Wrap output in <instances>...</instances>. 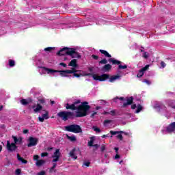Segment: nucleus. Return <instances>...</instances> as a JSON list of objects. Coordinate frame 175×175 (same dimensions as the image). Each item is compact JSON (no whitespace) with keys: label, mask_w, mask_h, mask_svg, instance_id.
Segmentation results:
<instances>
[{"label":"nucleus","mask_w":175,"mask_h":175,"mask_svg":"<svg viewBox=\"0 0 175 175\" xmlns=\"http://www.w3.org/2000/svg\"><path fill=\"white\" fill-rule=\"evenodd\" d=\"M80 103L81 104L80 105ZM64 107H66V110H72V111L77 110L75 114L76 118L88 116V111L91 109V106L88 105V102L84 101L81 103V100H77L72 104L66 103L64 105Z\"/></svg>","instance_id":"nucleus-1"},{"label":"nucleus","mask_w":175,"mask_h":175,"mask_svg":"<svg viewBox=\"0 0 175 175\" xmlns=\"http://www.w3.org/2000/svg\"><path fill=\"white\" fill-rule=\"evenodd\" d=\"M92 77L94 80L98 81H106L107 79H109L110 83H114L116 80H118V79L121 78V76L119 75L111 76L109 74H103L101 75H98L96 74H93Z\"/></svg>","instance_id":"nucleus-2"},{"label":"nucleus","mask_w":175,"mask_h":175,"mask_svg":"<svg viewBox=\"0 0 175 175\" xmlns=\"http://www.w3.org/2000/svg\"><path fill=\"white\" fill-rule=\"evenodd\" d=\"M57 117L61 118L62 121H68V120H73V118H76V115L72 111H62L57 113Z\"/></svg>","instance_id":"nucleus-3"},{"label":"nucleus","mask_w":175,"mask_h":175,"mask_svg":"<svg viewBox=\"0 0 175 175\" xmlns=\"http://www.w3.org/2000/svg\"><path fill=\"white\" fill-rule=\"evenodd\" d=\"M42 69H43L44 70H45V72H46V73H48V75H49V73H59L60 76L62 77H69V72L68 70H53L51 68H48L46 67H40Z\"/></svg>","instance_id":"nucleus-4"},{"label":"nucleus","mask_w":175,"mask_h":175,"mask_svg":"<svg viewBox=\"0 0 175 175\" xmlns=\"http://www.w3.org/2000/svg\"><path fill=\"white\" fill-rule=\"evenodd\" d=\"M65 131L67 132H72V133H83V129H81V126L78 124H70L68 126H66Z\"/></svg>","instance_id":"nucleus-5"},{"label":"nucleus","mask_w":175,"mask_h":175,"mask_svg":"<svg viewBox=\"0 0 175 175\" xmlns=\"http://www.w3.org/2000/svg\"><path fill=\"white\" fill-rule=\"evenodd\" d=\"M17 148H18V146L14 142L10 143V141H7L6 150L8 152H14L17 151Z\"/></svg>","instance_id":"nucleus-6"},{"label":"nucleus","mask_w":175,"mask_h":175,"mask_svg":"<svg viewBox=\"0 0 175 175\" xmlns=\"http://www.w3.org/2000/svg\"><path fill=\"white\" fill-rule=\"evenodd\" d=\"M27 142V147H35V146H38V143H39V138L29 137Z\"/></svg>","instance_id":"nucleus-7"},{"label":"nucleus","mask_w":175,"mask_h":175,"mask_svg":"<svg viewBox=\"0 0 175 175\" xmlns=\"http://www.w3.org/2000/svg\"><path fill=\"white\" fill-rule=\"evenodd\" d=\"M108 62L109 63H111L112 65H118V69H126V68H128V66L121 65V62L119 60L115 59L114 58H109V59H108Z\"/></svg>","instance_id":"nucleus-8"},{"label":"nucleus","mask_w":175,"mask_h":175,"mask_svg":"<svg viewBox=\"0 0 175 175\" xmlns=\"http://www.w3.org/2000/svg\"><path fill=\"white\" fill-rule=\"evenodd\" d=\"M67 54L72 58H81V55H80L79 52L76 51V49L75 48H71L70 51L67 52Z\"/></svg>","instance_id":"nucleus-9"},{"label":"nucleus","mask_w":175,"mask_h":175,"mask_svg":"<svg viewBox=\"0 0 175 175\" xmlns=\"http://www.w3.org/2000/svg\"><path fill=\"white\" fill-rule=\"evenodd\" d=\"M148 69H150V64H147L144 68H141L137 75V77L139 79H140V77H143V76H144V72L148 70Z\"/></svg>","instance_id":"nucleus-10"},{"label":"nucleus","mask_w":175,"mask_h":175,"mask_svg":"<svg viewBox=\"0 0 175 175\" xmlns=\"http://www.w3.org/2000/svg\"><path fill=\"white\" fill-rule=\"evenodd\" d=\"M71 48L64 47L60 51L57 53V55L59 57H62V55H68V51H70Z\"/></svg>","instance_id":"nucleus-11"},{"label":"nucleus","mask_w":175,"mask_h":175,"mask_svg":"<svg viewBox=\"0 0 175 175\" xmlns=\"http://www.w3.org/2000/svg\"><path fill=\"white\" fill-rule=\"evenodd\" d=\"M14 140V143L17 146V144H23V137H19L18 138L14 135L12 136Z\"/></svg>","instance_id":"nucleus-12"},{"label":"nucleus","mask_w":175,"mask_h":175,"mask_svg":"<svg viewBox=\"0 0 175 175\" xmlns=\"http://www.w3.org/2000/svg\"><path fill=\"white\" fill-rule=\"evenodd\" d=\"M166 131L168 132V133H172V132L175 131V122H172L167 128Z\"/></svg>","instance_id":"nucleus-13"},{"label":"nucleus","mask_w":175,"mask_h":175,"mask_svg":"<svg viewBox=\"0 0 175 175\" xmlns=\"http://www.w3.org/2000/svg\"><path fill=\"white\" fill-rule=\"evenodd\" d=\"M133 103V96H131L126 99V103H124L122 107H126V106H129Z\"/></svg>","instance_id":"nucleus-14"},{"label":"nucleus","mask_w":175,"mask_h":175,"mask_svg":"<svg viewBox=\"0 0 175 175\" xmlns=\"http://www.w3.org/2000/svg\"><path fill=\"white\" fill-rule=\"evenodd\" d=\"M111 65L110 64H105L104 65L102 68H101V70L102 72H110V70H111Z\"/></svg>","instance_id":"nucleus-15"},{"label":"nucleus","mask_w":175,"mask_h":175,"mask_svg":"<svg viewBox=\"0 0 175 175\" xmlns=\"http://www.w3.org/2000/svg\"><path fill=\"white\" fill-rule=\"evenodd\" d=\"M68 66H72V68H77V59H73L68 64Z\"/></svg>","instance_id":"nucleus-16"},{"label":"nucleus","mask_w":175,"mask_h":175,"mask_svg":"<svg viewBox=\"0 0 175 175\" xmlns=\"http://www.w3.org/2000/svg\"><path fill=\"white\" fill-rule=\"evenodd\" d=\"M99 51L100 53H101V54H103V55H105V57H106L107 58H111V55H110L107 51L100 49Z\"/></svg>","instance_id":"nucleus-17"},{"label":"nucleus","mask_w":175,"mask_h":175,"mask_svg":"<svg viewBox=\"0 0 175 175\" xmlns=\"http://www.w3.org/2000/svg\"><path fill=\"white\" fill-rule=\"evenodd\" d=\"M92 75H93L91 74V73L84 75V74H82L81 72H79V73H76L75 72V73L73 74L74 77H77L78 79H79V77H81V76H92Z\"/></svg>","instance_id":"nucleus-18"},{"label":"nucleus","mask_w":175,"mask_h":175,"mask_svg":"<svg viewBox=\"0 0 175 175\" xmlns=\"http://www.w3.org/2000/svg\"><path fill=\"white\" fill-rule=\"evenodd\" d=\"M31 102H32L31 99H29V100L27 99H24L23 98L22 100H21V105H23V106H27V105H29V103H31Z\"/></svg>","instance_id":"nucleus-19"},{"label":"nucleus","mask_w":175,"mask_h":175,"mask_svg":"<svg viewBox=\"0 0 175 175\" xmlns=\"http://www.w3.org/2000/svg\"><path fill=\"white\" fill-rule=\"evenodd\" d=\"M17 159L20 162H22V163H28V161L24 159L21 156H20V154H17Z\"/></svg>","instance_id":"nucleus-20"},{"label":"nucleus","mask_w":175,"mask_h":175,"mask_svg":"<svg viewBox=\"0 0 175 175\" xmlns=\"http://www.w3.org/2000/svg\"><path fill=\"white\" fill-rule=\"evenodd\" d=\"M76 152V148H74L70 152V157L71 158H73L74 159H77V156L75 155V152Z\"/></svg>","instance_id":"nucleus-21"},{"label":"nucleus","mask_w":175,"mask_h":175,"mask_svg":"<svg viewBox=\"0 0 175 175\" xmlns=\"http://www.w3.org/2000/svg\"><path fill=\"white\" fill-rule=\"evenodd\" d=\"M94 142H95V137H90V142H88V146H89V147H92V146H94Z\"/></svg>","instance_id":"nucleus-22"},{"label":"nucleus","mask_w":175,"mask_h":175,"mask_svg":"<svg viewBox=\"0 0 175 175\" xmlns=\"http://www.w3.org/2000/svg\"><path fill=\"white\" fill-rule=\"evenodd\" d=\"M69 75H74V73H77V72H80V70H77L76 67H72L71 70H68Z\"/></svg>","instance_id":"nucleus-23"},{"label":"nucleus","mask_w":175,"mask_h":175,"mask_svg":"<svg viewBox=\"0 0 175 175\" xmlns=\"http://www.w3.org/2000/svg\"><path fill=\"white\" fill-rule=\"evenodd\" d=\"M42 109H43V107L42 105H40V104L38 103V104H37L36 109H33V111L35 113H38V112L40 111V110H42Z\"/></svg>","instance_id":"nucleus-24"},{"label":"nucleus","mask_w":175,"mask_h":175,"mask_svg":"<svg viewBox=\"0 0 175 175\" xmlns=\"http://www.w3.org/2000/svg\"><path fill=\"white\" fill-rule=\"evenodd\" d=\"M46 161H44V160H38V161H36V165L38 167H40V166H42V165H44Z\"/></svg>","instance_id":"nucleus-25"},{"label":"nucleus","mask_w":175,"mask_h":175,"mask_svg":"<svg viewBox=\"0 0 175 175\" xmlns=\"http://www.w3.org/2000/svg\"><path fill=\"white\" fill-rule=\"evenodd\" d=\"M8 64H9V66L10 68H13L16 65V62H14V60H13V59H9Z\"/></svg>","instance_id":"nucleus-26"},{"label":"nucleus","mask_w":175,"mask_h":175,"mask_svg":"<svg viewBox=\"0 0 175 175\" xmlns=\"http://www.w3.org/2000/svg\"><path fill=\"white\" fill-rule=\"evenodd\" d=\"M52 157H59H59H61V152H59V149H56Z\"/></svg>","instance_id":"nucleus-27"},{"label":"nucleus","mask_w":175,"mask_h":175,"mask_svg":"<svg viewBox=\"0 0 175 175\" xmlns=\"http://www.w3.org/2000/svg\"><path fill=\"white\" fill-rule=\"evenodd\" d=\"M44 111H45V113H43L42 117V118H44V120H49V111L44 110Z\"/></svg>","instance_id":"nucleus-28"},{"label":"nucleus","mask_w":175,"mask_h":175,"mask_svg":"<svg viewBox=\"0 0 175 175\" xmlns=\"http://www.w3.org/2000/svg\"><path fill=\"white\" fill-rule=\"evenodd\" d=\"M142 110H143V106H142V105L139 104L137 107L135 113H140V111H142Z\"/></svg>","instance_id":"nucleus-29"},{"label":"nucleus","mask_w":175,"mask_h":175,"mask_svg":"<svg viewBox=\"0 0 175 175\" xmlns=\"http://www.w3.org/2000/svg\"><path fill=\"white\" fill-rule=\"evenodd\" d=\"M109 133H111V135H120V133H124V131H110Z\"/></svg>","instance_id":"nucleus-30"},{"label":"nucleus","mask_w":175,"mask_h":175,"mask_svg":"<svg viewBox=\"0 0 175 175\" xmlns=\"http://www.w3.org/2000/svg\"><path fill=\"white\" fill-rule=\"evenodd\" d=\"M67 139H68V140H70V142H76V140H77L75 136H69V135H67Z\"/></svg>","instance_id":"nucleus-31"},{"label":"nucleus","mask_w":175,"mask_h":175,"mask_svg":"<svg viewBox=\"0 0 175 175\" xmlns=\"http://www.w3.org/2000/svg\"><path fill=\"white\" fill-rule=\"evenodd\" d=\"M44 50V51L51 53L53 51L55 50V47H46Z\"/></svg>","instance_id":"nucleus-32"},{"label":"nucleus","mask_w":175,"mask_h":175,"mask_svg":"<svg viewBox=\"0 0 175 175\" xmlns=\"http://www.w3.org/2000/svg\"><path fill=\"white\" fill-rule=\"evenodd\" d=\"M99 64H100L101 65H106V64H107V59H106V58H104L99 62Z\"/></svg>","instance_id":"nucleus-33"},{"label":"nucleus","mask_w":175,"mask_h":175,"mask_svg":"<svg viewBox=\"0 0 175 175\" xmlns=\"http://www.w3.org/2000/svg\"><path fill=\"white\" fill-rule=\"evenodd\" d=\"M92 129L94 132H98V133H100L101 132L100 129L98 128V126H93Z\"/></svg>","instance_id":"nucleus-34"},{"label":"nucleus","mask_w":175,"mask_h":175,"mask_svg":"<svg viewBox=\"0 0 175 175\" xmlns=\"http://www.w3.org/2000/svg\"><path fill=\"white\" fill-rule=\"evenodd\" d=\"M111 122H113V120H104L103 124L106 126L107 124H111Z\"/></svg>","instance_id":"nucleus-35"},{"label":"nucleus","mask_w":175,"mask_h":175,"mask_svg":"<svg viewBox=\"0 0 175 175\" xmlns=\"http://www.w3.org/2000/svg\"><path fill=\"white\" fill-rule=\"evenodd\" d=\"M38 102H39L41 105H46V100H44V98H40V99H38Z\"/></svg>","instance_id":"nucleus-36"},{"label":"nucleus","mask_w":175,"mask_h":175,"mask_svg":"<svg viewBox=\"0 0 175 175\" xmlns=\"http://www.w3.org/2000/svg\"><path fill=\"white\" fill-rule=\"evenodd\" d=\"M52 158H53L52 162H58L59 161V157H52Z\"/></svg>","instance_id":"nucleus-37"},{"label":"nucleus","mask_w":175,"mask_h":175,"mask_svg":"<svg viewBox=\"0 0 175 175\" xmlns=\"http://www.w3.org/2000/svg\"><path fill=\"white\" fill-rule=\"evenodd\" d=\"M142 57L145 58V59H147L148 58V52H144Z\"/></svg>","instance_id":"nucleus-38"},{"label":"nucleus","mask_w":175,"mask_h":175,"mask_svg":"<svg viewBox=\"0 0 175 175\" xmlns=\"http://www.w3.org/2000/svg\"><path fill=\"white\" fill-rule=\"evenodd\" d=\"M105 150H106V146L105 145H102L101 148H100L101 152H103V151H105Z\"/></svg>","instance_id":"nucleus-39"},{"label":"nucleus","mask_w":175,"mask_h":175,"mask_svg":"<svg viewBox=\"0 0 175 175\" xmlns=\"http://www.w3.org/2000/svg\"><path fill=\"white\" fill-rule=\"evenodd\" d=\"M16 175H20V174H21V169H16Z\"/></svg>","instance_id":"nucleus-40"},{"label":"nucleus","mask_w":175,"mask_h":175,"mask_svg":"<svg viewBox=\"0 0 175 175\" xmlns=\"http://www.w3.org/2000/svg\"><path fill=\"white\" fill-rule=\"evenodd\" d=\"M92 58H93V59H99V56L98 55H92Z\"/></svg>","instance_id":"nucleus-41"},{"label":"nucleus","mask_w":175,"mask_h":175,"mask_svg":"<svg viewBox=\"0 0 175 175\" xmlns=\"http://www.w3.org/2000/svg\"><path fill=\"white\" fill-rule=\"evenodd\" d=\"M33 160L37 161V162H38V161H39V155H38V154L34 155Z\"/></svg>","instance_id":"nucleus-42"},{"label":"nucleus","mask_w":175,"mask_h":175,"mask_svg":"<svg viewBox=\"0 0 175 175\" xmlns=\"http://www.w3.org/2000/svg\"><path fill=\"white\" fill-rule=\"evenodd\" d=\"M109 113H110L109 114H111V116H116V110H111L109 111Z\"/></svg>","instance_id":"nucleus-43"},{"label":"nucleus","mask_w":175,"mask_h":175,"mask_svg":"<svg viewBox=\"0 0 175 175\" xmlns=\"http://www.w3.org/2000/svg\"><path fill=\"white\" fill-rule=\"evenodd\" d=\"M38 175H46V171H41L38 173Z\"/></svg>","instance_id":"nucleus-44"},{"label":"nucleus","mask_w":175,"mask_h":175,"mask_svg":"<svg viewBox=\"0 0 175 175\" xmlns=\"http://www.w3.org/2000/svg\"><path fill=\"white\" fill-rule=\"evenodd\" d=\"M117 138L120 139V140H122L124 139V137H122V135H121V134H118L117 135Z\"/></svg>","instance_id":"nucleus-45"},{"label":"nucleus","mask_w":175,"mask_h":175,"mask_svg":"<svg viewBox=\"0 0 175 175\" xmlns=\"http://www.w3.org/2000/svg\"><path fill=\"white\" fill-rule=\"evenodd\" d=\"M38 120L40 122H43L44 121V118L43 117H38Z\"/></svg>","instance_id":"nucleus-46"},{"label":"nucleus","mask_w":175,"mask_h":175,"mask_svg":"<svg viewBox=\"0 0 175 175\" xmlns=\"http://www.w3.org/2000/svg\"><path fill=\"white\" fill-rule=\"evenodd\" d=\"M60 66H63V68H66L67 65L66 64L62 62L59 64Z\"/></svg>","instance_id":"nucleus-47"},{"label":"nucleus","mask_w":175,"mask_h":175,"mask_svg":"<svg viewBox=\"0 0 175 175\" xmlns=\"http://www.w3.org/2000/svg\"><path fill=\"white\" fill-rule=\"evenodd\" d=\"M96 114H98L97 112H94L93 113H92L90 116L91 118H94V117H95V116H96Z\"/></svg>","instance_id":"nucleus-48"},{"label":"nucleus","mask_w":175,"mask_h":175,"mask_svg":"<svg viewBox=\"0 0 175 175\" xmlns=\"http://www.w3.org/2000/svg\"><path fill=\"white\" fill-rule=\"evenodd\" d=\"M47 155H49L48 152H42L41 154V157H47Z\"/></svg>","instance_id":"nucleus-49"},{"label":"nucleus","mask_w":175,"mask_h":175,"mask_svg":"<svg viewBox=\"0 0 175 175\" xmlns=\"http://www.w3.org/2000/svg\"><path fill=\"white\" fill-rule=\"evenodd\" d=\"M144 83H146V84H151V82H150V81L147 80V79H144Z\"/></svg>","instance_id":"nucleus-50"},{"label":"nucleus","mask_w":175,"mask_h":175,"mask_svg":"<svg viewBox=\"0 0 175 175\" xmlns=\"http://www.w3.org/2000/svg\"><path fill=\"white\" fill-rule=\"evenodd\" d=\"M161 68H165L166 66V64L164 62H161Z\"/></svg>","instance_id":"nucleus-51"},{"label":"nucleus","mask_w":175,"mask_h":175,"mask_svg":"<svg viewBox=\"0 0 175 175\" xmlns=\"http://www.w3.org/2000/svg\"><path fill=\"white\" fill-rule=\"evenodd\" d=\"M136 107H137L136 104H133V105H131V109H132L133 110H135V109H136Z\"/></svg>","instance_id":"nucleus-52"},{"label":"nucleus","mask_w":175,"mask_h":175,"mask_svg":"<svg viewBox=\"0 0 175 175\" xmlns=\"http://www.w3.org/2000/svg\"><path fill=\"white\" fill-rule=\"evenodd\" d=\"M29 132V130H28V129H25V130H23V133L25 134V135H27V133H28Z\"/></svg>","instance_id":"nucleus-53"},{"label":"nucleus","mask_w":175,"mask_h":175,"mask_svg":"<svg viewBox=\"0 0 175 175\" xmlns=\"http://www.w3.org/2000/svg\"><path fill=\"white\" fill-rule=\"evenodd\" d=\"M84 165H85V166L88 167V166H90V165H91V163L90 162H85Z\"/></svg>","instance_id":"nucleus-54"},{"label":"nucleus","mask_w":175,"mask_h":175,"mask_svg":"<svg viewBox=\"0 0 175 175\" xmlns=\"http://www.w3.org/2000/svg\"><path fill=\"white\" fill-rule=\"evenodd\" d=\"M103 114L104 116H106V115H107V114H110V112H107V111H104L103 112Z\"/></svg>","instance_id":"nucleus-55"},{"label":"nucleus","mask_w":175,"mask_h":175,"mask_svg":"<svg viewBox=\"0 0 175 175\" xmlns=\"http://www.w3.org/2000/svg\"><path fill=\"white\" fill-rule=\"evenodd\" d=\"M93 147H95L96 150H98V148H99V145L94 144V145H93Z\"/></svg>","instance_id":"nucleus-56"},{"label":"nucleus","mask_w":175,"mask_h":175,"mask_svg":"<svg viewBox=\"0 0 175 175\" xmlns=\"http://www.w3.org/2000/svg\"><path fill=\"white\" fill-rule=\"evenodd\" d=\"M52 167H53V169H55V167H57V163H53Z\"/></svg>","instance_id":"nucleus-57"},{"label":"nucleus","mask_w":175,"mask_h":175,"mask_svg":"<svg viewBox=\"0 0 175 175\" xmlns=\"http://www.w3.org/2000/svg\"><path fill=\"white\" fill-rule=\"evenodd\" d=\"M118 158H121V157L119 155V154H116V156H115V159H118Z\"/></svg>","instance_id":"nucleus-58"},{"label":"nucleus","mask_w":175,"mask_h":175,"mask_svg":"<svg viewBox=\"0 0 175 175\" xmlns=\"http://www.w3.org/2000/svg\"><path fill=\"white\" fill-rule=\"evenodd\" d=\"M53 170H54V167H51L49 170V172L53 173Z\"/></svg>","instance_id":"nucleus-59"},{"label":"nucleus","mask_w":175,"mask_h":175,"mask_svg":"<svg viewBox=\"0 0 175 175\" xmlns=\"http://www.w3.org/2000/svg\"><path fill=\"white\" fill-rule=\"evenodd\" d=\"M100 109H102V107H100V106L96 107V110H99Z\"/></svg>","instance_id":"nucleus-60"},{"label":"nucleus","mask_w":175,"mask_h":175,"mask_svg":"<svg viewBox=\"0 0 175 175\" xmlns=\"http://www.w3.org/2000/svg\"><path fill=\"white\" fill-rule=\"evenodd\" d=\"M47 151H51V150H53V148H50V147H49V148H47Z\"/></svg>","instance_id":"nucleus-61"},{"label":"nucleus","mask_w":175,"mask_h":175,"mask_svg":"<svg viewBox=\"0 0 175 175\" xmlns=\"http://www.w3.org/2000/svg\"><path fill=\"white\" fill-rule=\"evenodd\" d=\"M120 100H125V98L124 97L119 98Z\"/></svg>","instance_id":"nucleus-62"},{"label":"nucleus","mask_w":175,"mask_h":175,"mask_svg":"<svg viewBox=\"0 0 175 175\" xmlns=\"http://www.w3.org/2000/svg\"><path fill=\"white\" fill-rule=\"evenodd\" d=\"M114 150H115L116 153L118 152V148H114Z\"/></svg>","instance_id":"nucleus-63"},{"label":"nucleus","mask_w":175,"mask_h":175,"mask_svg":"<svg viewBox=\"0 0 175 175\" xmlns=\"http://www.w3.org/2000/svg\"><path fill=\"white\" fill-rule=\"evenodd\" d=\"M54 104H55V101L51 100V105H54Z\"/></svg>","instance_id":"nucleus-64"}]
</instances>
